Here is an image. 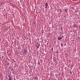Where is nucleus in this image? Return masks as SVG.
Segmentation results:
<instances>
[{
  "label": "nucleus",
  "mask_w": 80,
  "mask_h": 80,
  "mask_svg": "<svg viewBox=\"0 0 80 80\" xmlns=\"http://www.w3.org/2000/svg\"><path fill=\"white\" fill-rule=\"evenodd\" d=\"M27 53V51L26 50H24V52H23V54L24 55H26V54Z\"/></svg>",
  "instance_id": "f257e3e1"
},
{
  "label": "nucleus",
  "mask_w": 80,
  "mask_h": 80,
  "mask_svg": "<svg viewBox=\"0 0 80 80\" xmlns=\"http://www.w3.org/2000/svg\"><path fill=\"white\" fill-rule=\"evenodd\" d=\"M62 37L58 38V40H62Z\"/></svg>",
  "instance_id": "f03ea898"
},
{
  "label": "nucleus",
  "mask_w": 80,
  "mask_h": 80,
  "mask_svg": "<svg viewBox=\"0 0 80 80\" xmlns=\"http://www.w3.org/2000/svg\"><path fill=\"white\" fill-rule=\"evenodd\" d=\"M36 47H37V48H38L39 47H40V46L39 45H37L36 46Z\"/></svg>",
  "instance_id": "7ed1b4c3"
},
{
  "label": "nucleus",
  "mask_w": 80,
  "mask_h": 80,
  "mask_svg": "<svg viewBox=\"0 0 80 80\" xmlns=\"http://www.w3.org/2000/svg\"><path fill=\"white\" fill-rule=\"evenodd\" d=\"M45 6H46V7H47L48 6V3L46 2L45 4Z\"/></svg>",
  "instance_id": "20e7f679"
},
{
  "label": "nucleus",
  "mask_w": 80,
  "mask_h": 80,
  "mask_svg": "<svg viewBox=\"0 0 80 80\" xmlns=\"http://www.w3.org/2000/svg\"><path fill=\"white\" fill-rule=\"evenodd\" d=\"M8 77L9 78H12V77H11V76H10V75H9L8 76Z\"/></svg>",
  "instance_id": "39448f33"
},
{
  "label": "nucleus",
  "mask_w": 80,
  "mask_h": 80,
  "mask_svg": "<svg viewBox=\"0 0 80 80\" xmlns=\"http://www.w3.org/2000/svg\"><path fill=\"white\" fill-rule=\"evenodd\" d=\"M12 80V78H8V80Z\"/></svg>",
  "instance_id": "423d86ee"
},
{
  "label": "nucleus",
  "mask_w": 80,
  "mask_h": 80,
  "mask_svg": "<svg viewBox=\"0 0 80 80\" xmlns=\"http://www.w3.org/2000/svg\"><path fill=\"white\" fill-rule=\"evenodd\" d=\"M2 4H3V3L1 2L0 3V6L2 5Z\"/></svg>",
  "instance_id": "0eeeda50"
},
{
  "label": "nucleus",
  "mask_w": 80,
  "mask_h": 80,
  "mask_svg": "<svg viewBox=\"0 0 80 80\" xmlns=\"http://www.w3.org/2000/svg\"><path fill=\"white\" fill-rule=\"evenodd\" d=\"M34 25H36V24L35 22L34 23Z\"/></svg>",
  "instance_id": "6e6552de"
},
{
  "label": "nucleus",
  "mask_w": 80,
  "mask_h": 80,
  "mask_svg": "<svg viewBox=\"0 0 80 80\" xmlns=\"http://www.w3.org/2000/svg\"><path fill=\"white\" fill-rule=\"evenodd\" d=\"M38 65H40V64L39 63V62L38 63Z\"/></svg>",
  "instance_id": "1a4fd4ad"
},
{
  "label": "nucleus",
  "mask_w": 80,
  "mask_h": 80,
  "mask_svg": "<svg viewBox=\"0 0 80 80\" xmlns=\"http://www.w3.org/2000/svg\"><path fill=\"white\" fill-rule=\"evenodd\" d=\"M45 8H47V6H46V7H45Z\"/></svg>",
  "instance_id": "9d476101"
},
{
  "label": "nucleus",
  "mask_w": 80,
  "mask_h": 80,
  "mask_svg": "<svg viewBox=\"0 0 80 80\" xmlns=\"http://www.w3.org/2000/svg\"><path fill=\"white\" fill-rule=\"evenodd\" d=\"M78 38H80V37H79Z\"/></svg>",
  "instance_id": "9b49d317"
}]
</instances>
